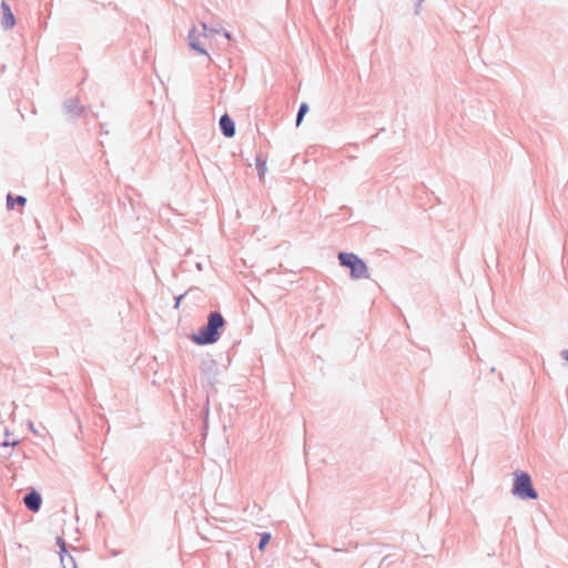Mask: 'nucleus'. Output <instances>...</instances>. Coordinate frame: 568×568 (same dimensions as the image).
<instances>
[{
  "label": "nucleus",
  "instance_id": "nucleus-10",
  "mask_svg": "<svg viewBox=\"0 0 568 568\" xmlns=\"http://www.w3.org/2000/svg\"><path fill=\"white\" fill-rule=\"evenodd\" d=\"M224 325V320L221 314L215 313V341L217 339V328Z\"/></svg>",
  "mask_w": 568,
  "mask_h": 568
},
{
  "label": "nucleus",
  "instance_id": "nucleus-9",
  "mask_svg": "<svg viewBox=\"0 0 568 568\" xmlns=\"http://www.w3.org/2000/svg\"><path fill=\"white\" fill-rule=\"evenodd\" d=\"M307 111H308L307 104L303 103L300 106V110H298V113H297V119H296V124L297 125H300V123L302 122L303 116L306 114Z\"/></svg>",
  "mask_w": 568,
  "mask_h": 568
},
{
  "label": "nucleus",
  "instance_id": "nucleus-11",
  "mask_svg": "<svg viewBox=\"0 0 568 568\" xmlns=\"http://www.w3.org/2000/svg\"><path fill=\"white\" fill-rule=\"evenodd\" d=\"M270 539H271V535L268 532L263 534L261 537L260 544H258V549L263 550L265 548V546L267 545V542L270 541Z\"/></svg>",
  "mask_w": 568,
  "mask_h": 568
},
{
  "label": "nucleus",
  "instance_id": "nucleus-5",
  "mask_svg": "<svg viewBox=\"0 0 568 568\" xmlns=\"http://www.w3.org/2000/svg\"><path fill=\"white\" fill-rule=\"evenodd\" d=\"M1 8H2V11H3V17H2V27L4 29H11L14 27L16 24V20H14V16L10 9V7L8 6L7 2H2L1 3Z\"/></svg>",
  "mask_w": 568,
  "mask_h": 568
},
{
  "label": "nucleus",
  "instance_id": "nucleus-1",
  "mask_svg": "<svg viewBox=\"0 0 568 568\" xmlns=\"http://www.w3.org/2000/svg\"><path fill=\"white\" fill-rule=\"evenodd\" d=\"M513 494L521 499H536L537 491L534 489L531 478L527 473L516 471L514 474Z\"/></svg>",
  "mask_w": 568,
  "mask_h": 568
},
{
  "label": "nucleus",
  "instance_id": "nucleus-3",
  "mask_svg": "<svg viewBox=\"0 0 568 568\" xmlns=\"http://www.w3.org/2000/svg\"><path fill=\"white\" fill-rule=\"evenodd\" d=\"M190 43L193 49L201 53H206L205 47L210 43V34L206 24L194 28L190 33Z\"/></svg>",
  "mask_w": 568,
  "mask_h": 568
},
{
  "label": "nucleus",
  "instance_id": "nucleus-7",
  "mask_svg": "<svg viewBox=\"0 0 568 568\" xmlns=\"http://www.w3.org/2000/svg\"><path fill=\"white\" fill-rule=\"evenodd\" d=\"M24 505L30 509L31 511H38L41 506V497L37 491H31L28 494L24 499Z\"/></svg>",
  "mask_w": 568,
  "mask_h": 568
},
{
  "label": "nucleus",
  "instance_id": "nucleus-6",
  "mask_svg": "<svg viewBox=\"0 0 568 568\" xmlns=\"http://www.w3.org/2000/svg\"><path fill=\"white\" fill-rule=\"evenodd\" d=\"M220 128L223 134L227 138H232L235 134V123L226 114L220 119Z\"/></svg>",
  "mask_w": 568,
  "mask_h": 568
},
{
  "label": "nucleus",
  "instance_id": "nucleus-14",
  "mask_svg": "<svg viewBox=\"0 0 568 568\" xmlns=\"http://www.w3.org/2000/svg\"><path fill=\"white\" fill-rule=\"evenodd\" d=\"M3 446H9V439H6V442L2 443Z\"/></svg>",
  "mask_w": 568,
  "mask_h": 568
},
{
  "label": "nucleus",
  "instance_id": "nucleus-13",
  "mask_svg": "<svg viewBox=\"0 0 568 568\" xmlns=\"http://www.w3.org/2000/svg\"><path fill=\"white\" fill-rule=\"evenodd\" d=\"M561 356H562L566 361H568V349L562 351V352H561Z\"/></svg>",
  "mask_w": 568,
  "mask_h": 568
},
{
  "label": "nucleus",
  "instance_id": "nucleus-16",
  "mask_svg": "<svg viewBox=\"0 0 568 568\" xmlns=\"http://www.w3.org/2000/svg\"><path fill=\"white\" fill-rule=\"evenodd\" d=\"M73 568H75V567H73Z\"/></svg>",
  "mask_w": 568,
  "mask_h": 568
},
{
  "label": "nucleus",
  "instance_id": "nucleus-15",
  "mask_svg": "<svg viewBox=\"0 0 568 568\" xmlns=\"http://www.w3.org/2000/svg\"><path fill=\"white\" fill-rule=\"evenodd\" d=\"M3 446H9V439H6V442L2 443Z\"/></svg>",
  "mask_w": 568,
  "mask_h": 568
},
{
  "label": "nucleus",
  "instance_id": "nucleus-2",
  "mask_svg": "<svg viewBox=\"0 0 568 568\" xmlns=\"http://www.w3.org/2000/svg\"><path fill=\"white\" fill-rule=\"evenodd\" d=\"M338 260L343 266L351 270V276L353 278L359 280L369 276L366 264L357 255L353 253H339Z\"/></svg>",
  "mask_w": 568,
  "mask_h": 568
},
{
  "label": "nucleus",
  "instance_id": "nucleus-12",
  "mask_svg": "<svg viewBox=\"0 0 568 568\" xmlns=\"http://www.w3.org/2000/svg\"><path fill=\"white\" fill-rule=\"evenodd\" d=\"M58 545L60 546L61 561L64 562V555L67 554L65 542L62 538H58Z\"/></svg>",
  "mask_w": 568,
  "mask_h": 568
},
{
  "label": "nucleus",
  "instance_id": "nucleus-4",
  "mask_svg": "<svg viewBox=\"0 0 568 568\" xmlns=\"http://www.w3.org/2000/svg\"><path fill=\"white\" fill-rule=\"evenodd\" d=\"M192 341L199 345L213 342V313L207 316L206 326L199 334H193Z\"/></svg>",
  "mask_w": 568,
  "mask_h": 568
},
{
  "label": "nucleus",
  "instance_id": "nucleus-8",
  "mask_svg": "<svg viewBox=\"0 0 568 568\" xmlns=\"http://www.w3.org/2000/svg\"><path fill=\"white\" fill-rule=\"evenodd\" d=\"M27 200L24 196H17V197H13L12 195H8L7 196V204H8V207L9 209H13L14 207V204H18V205H21L23 206L26 204Z\"/></svg>",
  "mask_w": 568,
  "mask_h": 568
}]
</instances>
